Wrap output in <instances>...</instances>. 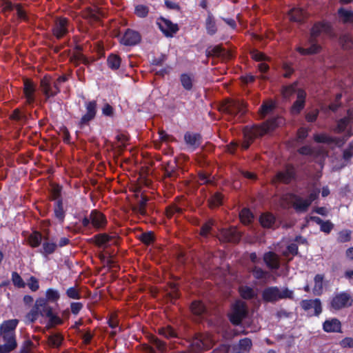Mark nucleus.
Returning <instances> with one entry per match:
<instances>
[{
  "label": "nucleus",
  "mask_w": 353,
  "mask_h": 353,
  "mask_svg": "<svg viewBox=\"0 0 353 353\" xmlns=\"http://www.w3.org/2000/svg\"><path fill=\"white\" fill-rule=\"evenodd\" d=\"M284 120L281 117H273L261 125H254L245 132V137L248 139L244 141L241 147L246 150L249 148L250 142L255 138H258L274 130L276 127L282 125Z\"/></svg>",
  "instance_id": "nucleus-1"
},
{
  "label": "nucleus",
  "mask_w": 353,
  "mask_h": 353,
  "mask_svg": "<svg viewBox=\"0 0 353 353\" xmlns=\"http://www.w3.org/2000/svg\"><path fill=\"white\" fill-rule=\"evenodd\" d=\"M60 299V294L57 290L48 288L46 292V297L37 299L34 306L29 312V316L34 320L37 315V310L41 308L52 307L49 303H57Z\"/></svg>",
  "instance_id": "nucleus-2"
},
{
  "label": "nucleus",
  "mask_w": 353,
  "mask_h": 353,
  "mask_svg": "<svg viewBox=\"0 0 353 353\" xmlns=\"http://www.w3.org/2000/svg\"><path fill=\"white\" fill-rule=\"evenodd\" d=\"M36 311L37 315L36 316V318L34 319V320H32L29 316V312L26 314L25 319L26 323H33L38 319L40 316L48 319L46 324V328L48 329H50L57 325H61L63 323V319L53 312L52 307L41 308L37 310Z\"/></svg>",
  "instance_id": "nucleus-3"
},
{
  "label": "nucleus",
  "mask_w": 353,
  "mask_h": 353,
  "mask_svg": "<svg viewBox=\"0 0 353 353\" xmlns=\"http://www.w3.org/2000/svg\"><path fill=\"white\" fill-rule=\"evenodd\" d=\"M325 26L321 23L315 24L312 30L310 37L309 39V44L310 46L307 48L302 47L297 48V50L303 55L316 54L320 51L321 46L316 42V38L320 35L321 32L325 30Z\"/></svg>",
  "instance_id": "nucleus-4"
},
{
  "label": "nucleus",
  "mask_w": 353,
  "mask_h": 353,
  "mask_svg": "<svg viewBox=\"0 0 353 353\" xmlns=\"http://www.w3.org/2000/svg\"><path fill=\"white\" fill-rule=\"evenodd\" d=\"M293 291L288 288H279L276 286L268 287L262 292L263 299L267 302H276L280 299H292Z\"/></svg>",
  "instance_id": "nucleus-5"
},
{
  "label": "nucleus",
  "mask_w": 353,
  "mask_h": 353,
  "mask_svg": "<svg viewBox=\"0 0 353 353\" xmlns=\"http://www.w3.org/2000/svg\"><path fill=\"white\" fill-rule=\"evenodd\" d=\"M215 341L209 333H197L191 341L190 347L192 352L197 353L210 349Z\"/></svg>",
  "instance_id": "nucleus-6"
},
{
  "label": "nucleus",
  "mask_w": 353,
  "mask_h": 353,
  "mask_svg": "<svg viewBox=\"0 0 353 353\" xmlns=\"http://www.w3.org/2000/svg\"><path fill=\"white\" fill-rule=\"evenodd\" d=\"M319 193L320 190L319 189L314 190L310 192L307 199H303L299 195L292 194L290 195V198L292 199L293 208L298 212H306L312 201L318 198Z\"/></svg>",
  "instance_id": "nucleus-7"
},
{
  "label": "nucleus",
  "mask_w": 353,
  "mask_h": 353,
  "mask_svg": "<svg viewBox=\"0 0 353 353\" xmlns=\"http://www.w3.org/2000/svg\"><path fill=\"white\" fill-rule=\"evenodd\" d=\"M40 88L45 97V102L50 101V99L61 92V88L57 87L56 83H54V79L48 74L40 80Z\"/></svg>",
  "instance_id": "nucleus-8"
},
{
  "label": "nucleus",
  "mask_w": 353,
  "mask_h": 353,
  "mask_svg": "<svg viewBox=\"0 0 353 353\" xmlns=\"http://www.w3.org/2000/svg\"><path fill=\"white\" fill-rule=\"evenodd\" d=\"M108 225V220L105 214L101 211L94 209L90 212V230L102 231Z\"/></svg>",
  "instance_id": "nucleus-9"
},
{
  "label": "nucleus",
  "mask_w": 353,
  "mask_h": 353,
  "mask_svg": "<svg viewBox=\"0 0 353 353\" xmlns=\"http://www.w3.org/2000/svg\"><path fill=\"white\" fill-rule=\"evenodd\" d=\"M70 21L66 17H58L54 21L52 31L57 39L65 37L69 32Z\"/></svg>",
  "instance_id": "nucleus-10"
},
{
  "label": "nucleus",
  "mask_w": 353,
  "mask_h": 353,
  "mask_svg": "<svg viewBox=\"0 0 353 353\" xmlns=\"http://www.w3.org/2000/svg\"><path fill=\"white\" fill-rule=\"evenodd\" d=\"M224 110L230 115L238 116L239 118L247 111L244 101L235 99L228 100L224 105Z\"/></svg>",
  "instance_id": "nucleus-11"
},
{
  "label": "nucleus",
  "mask_w": 353,
  "mask_h": 353,
  "mask_svg": "<svg viewBox=\"0 0 353 353\" xmlns=\"http://www.w3.org/2000/svg\"><path fill=\"white\" fill-rule=\"evenodd\" d=\"M246 314L245 305L242 302H236L230 314V320L234 325H239Z\"/></svg>",
  "instance_id": "nucleus-12"
},
{
  "label": "nucleus",
  "mask_w": 353,
  "mask_h": 353,
  "mask_svg": "<svg viewBox=\"0 0 353 353\" xmlns=\"http://www.w3.org/2000/svg\"><path fill=\"white\" fill-rule=\"evenodd\" d=\"M295 177L294 169L288 165L284 170L278 172L272 180L273 184L276 183H290Z\"/></svg>",
  "instance_id": "nucleus-13"
},
{
  "label": "nucleus",
  "mask_w": 353,
  "mask_h": 353,
  "mask_svg": "<svg viewBox=\"0 0 353 353\" xmlns=\"http://www.w3.org/2000/svg\"><path fill=\"white\" fill-rule=\"evenodd\" d=\"M208 57H219L223 60L230 59L232 57V53L222 47L221 45L209 46L205 50Z\"/></svg>",
  "instance_id": "nucleus-14"
},
{
  "label": "nucleus",
  "mask_w": 353,
  "mask_h": 353,
  "mask_svg": "<svg viewBox=\"0 0 353 353\" xmlns=\"http://www.w3.org/2000/svg\"><path fill=\"white\" fill-rule=\"evenodd\" d=\"M4 344H0V353H10L17 347L16 334H1Z\"/></svg>",
  "instance_id": "nucleus-15"
},
{
  "label": "nucleus",
  "mask_w": 353,
  "mask_h": 353,
  "mask_svg": "<svg viewBox=\"0 0 353 353\" xmlns=\"http://www.w3.org/2000/svg\"><path fill=\"white\" fill-rule=\"evenodd\" d=\"M241 233L236 228L223 229L220 232V239L226 242L238 243L241 239Z\"/></svg>",
  "instance_id": "nucleus-16"
},
{
  "label": "nucleus",
  "mask_w": 353,
  "mask_h": 353,
  "mask_svg": "<svg viewBox=\"0 0 353 353\" xmlns=\"http://www.w3.org/2000/svg\"><path fill=\"white\" fill-rule=\"evenodd\" d=\"M351 297L347 293H341L336 295L332 302V307L335 310H339L351 305L350 303Z\"/></svg>",
  "instance_id": "nucleus-17"
},
{
  "label": "nucleus",
  "mask_w": 353,
  "mask_h": 353,
  "mask_svg": "<svg viewBox=\"0 0 353 353\" xmlns=\"http://www.w3.org/2000/svg\"><path fill=\"white\" fill-rule=\"evenodd\" d=\"M35 85L32 81L26 79L23 81V93L26 99V103L29 105L32 104L35 101L34 97Z\"/></svg>",
  "instance_id": "nucleus-18"
},
{
  "label": "nucleus",
  "mask_w": 353,
  "mask_h": 353,
  "mask_svg": "<svg viewBox=\"0 0 353 353\" xmlns=\"http://www.w3.org/2000/svg\"><path fill=\"white\" fill-rule=\"evenodd\" d=\"M141 41V36L137 31L128 29L121 39V43L125 46H134Z\"/></svg>",
  "instance_id": "nucleus-19"
},
{
  "label": "nucleus",
  "mask_w": 353,
  "mask_h": 353,
  "mask_svg": "<svg viewBox=\"0 0 353 353\" xmlns=\"http://www.w3.org/2000/svg\"><path fill=\"white\" fill-rule=\"evenodd\" d=\"M19 321L17 319H9L3 321L0 325L1 334H15L16 328Z\"/></svg>",
  "instance_id": "nucleus-20"
},
{
  "label": "nucleus",
  "mask_w": 353,
  "mask_h": 353,
  "mask_svg": "<svg viewBox=\"0 0 353 353\" xmlns=\"http://www.w3.org/2000/svg\"><path fill=\"white\" fill-rule=\"evenodd\" d=\"M159 25L161 30L168 37H172L179 30L177 24L173 23L168 19H163L162 22Z\"/></svg>",
  "instance_id": "nucleus-21"
},
{
  "label": "nucleus",
  "mask_w": 353,
  "mask_h": 353,
  "mask_svg": "<svg viewBox=\"0 0 353 353\" xmlns=\"http://www.w3.org/2000/svg\"><path fill=\"white\" fill-rule=\"evenodd\" d=\"M263 261L267 267L271 270H278L280 268V259L279 256L272 252L264 254Z\"/></svg>",
  "instance_id": "nucleus-22"
},
{
  "label": "nucleus",
  "mask_w": 353,
  "mask_h": 353,
  "mask_svg": "<svg viewBox=\"0 0 353 353\" xmlns=\"http://www.w3.org/2000/svg\"><path fill=\"white\" fill-rule=\"evenodd\" d=\"M306 93L304 90L299 89L297 91V99L293 103L291 112L293 114H298L303 109L305 106V99Z\"/></svg>",
  "instance_id": "nucleus-23"
},
{
  "label": "nucleus",
  "mask_w": 353,
  "mask_h": 353,
  "mask_svg": "<svg viewBox=\"0 0 353 353\" xmlns=\"http://www.w3.org/2000/svg\"><path fill=\"white\" fill-rule=\"evenodd\" d=\"M184 141L191 149L195 150L201 143V136L197 133L188 132L184 135Z\"/></svg>",
  "instance_id": "nucleus-24"
},
{
  "label": "nucleus",
  "mask_w": 353,
  "mask_h": 353,
  "mask_svg": "<svg viewBox=\"0 0 353 353\" xmlns=\"http://www.w3.org/2000/svg\"><path fill=\"white\" fill-rule=\"evenodd\" d=\"M94 2H91L90 0V21L93 19L96 21L100 20L101 17L103 16L104 13L101 10L99 5L102 0H93Z\"/></svg>",
  "instance_id": "nucleus-25"
},
{
  "label": "nucleus",
  "mask_w": 353,
  "mask_h": 353,
  "mask_svg": "<svg viewBox=\"0 0 353 353\" xmlns=\"http://www.w3.org/2000/svg\"><path fill=\"white\" fill-rule=\"evenodd\" d=\"M112 239V236L105 233H99L90 239V243H92L99 248H105Z\"/></svg>",
  "instance_id": "nucleus-26"
},
{
  "label": "nucleus",
  "mask_w": 353,
  "mask_h": 353,
  "mask_svg": "<svg viewBox=\"0 0 353 353\" xmlns=\"http://www.w3.org/2000/svg\"><path fill=\"white\" fill-rule=\"evenodd\" d=\"M252 345V341L248 338L241 339L239 343L232 348V353H248Z\"/></svg>",
  "instance_id": "nucleus-27"
},
{
  "label": "nucleus",
  "mask_w": 353,
  "mask_h": 353,
  "mask_svg": "<svg viewBox=\"0 0 353 353\" xmlns=\"http://www.w3.org/2000/svg\"><path fill=\"white\" fill-rule=\"evenodd\" d=\"M301 305L305 310H308L311 308H314V314L316 316H318L322 311L321 304L319 299L303 300L301 301Z\"/></svg>",
  "instance_id": "nucleus-28"
},
{
  "label": "nucleus",
  "mask_w": 353,
  "mask_h": 353,
  "mask_svg": "<svg viewBox=\"0 0 353 353\" xmlns=\"http://www.w3.org/2000/svg\"><path fill=\"white\" fill-rule=\"evenodd\" d=\"M314 140L318 143H327L330 145H340L341 144L340 139L330 137L325 134H316Z\"/></svg>",
  "instance_id": "nucleus-29"
},
{
  "label": "nucleus",
  "mask_w": 353,
  "mask_h": 353,
  "mask_svg": "<svg viewBox=\"0 0 353 353\" xmlns=\"http://www.w3.org/2000/svg\"><path fill=\"white\" fill-rule=\"evenodd\" d=\"M151 343L152 346L148 347L147 348V350L150 353H156L154 349H156L159 353H164L166 351L165 343L161 341L158 338L152 336L151 339Z\"/></svg>",
  "instance_id": "nucleus-30"
},
{
  "label": "nucleus",
  "mask_w": 353,
  "mask_h": 353,
  "mask_svg": "<svg viewBox=\"0 0 353 353\" xmlns=\"http://www.w3.org/2000/svg\"><path fill=\"white\" fill-rule=\"evenodd\" d=\"M148 201V197L141 196L140 199H137V204L132 207V211L134 213L145 216L147 214L145 206Z\"/></svg>",
  "instance_id": "nucleus-31"
},
{
  "label": "nucleus",
  "mask_w": 353,
  "mask_h": 353,
  "mask_svg": "<svg viewBox=\"0 0 353 353\" xmlns=\"http://www.w3.org/2000/svg\"><path fill=\"white\" fill-rule=\"evenodd\" d=\"M79 105L83 104V107L85 110V112L83 114L79 123V128L83 129L86 125L88 124V101H86L84 97H81L78 102Z\"/></svg>",
  "instance_id": "nucleus-32"
},
{
  "label": "nucleus",
  "mask_w": 353,
  "mask_h": 353,
  "mask_svg": "<svg viewBox=\"0 0 353 353\" xmlns=\"http://www.w3.org/2000/svg\"><path fill=\"white\" fill-rule=\"evenodd\" d=\"M323 329L325 332H338L341 330V323L336 319L327 320L323 323Z\"/></svg>",
  "instance_id": "nucleus-33"
},
{
  "label": "nucleus",
  "mask_w": 353,
  "mask_h": 353,
  "mask_svg": "<svg viewBox=\"0 0 353 353\" xmlns=\"http://www.w3.org/2000/svg\"><path fill=\"white\" fill-rule=\"evenodd\" d=\"M339 19L343 23H353V11L341 8L338 10Z\"/></svg>",
  "instance_id": "nucleus-34"
},
{
  "label": "nucleus",
  "mask_w": 353,
  "mask_h": 353,
  "mask_svg": "<svg viewBox=\"0 0 353 353\" xmlns=\"http://www.w3.org/2000/svg\"><path fill=\"white\" fill-rule=\"evenodd\" d=\"M290 20L301 23L306 18V12L301 8H293L289 12Z\"/></svg>",
  "instance_id": "nucleus-35"
},
{
  "label": "nucleus",
  "mask_w": 353,
  "mask_h": 353,
  "mask_svg": "<svg viewBox=\"0 0 353 353\" xmlns=\"http://www.w3.org/2000/svg\"><path fill=\"white\" fill-rule=\"evenodd\" d=\"M63 337L61 334H52L48 336V345L54 348H58L61 345Z\"/></svg>",
  "instance_id": "nucleus-36"
},
{
  "label": "nucleus",
  "mask_w": 353,
  "mask_h": 353,
  "mask_svg": "<svg viewBox=\"0 0 353 353\" xmlns=\"http://www.w3.org/2000/svg\"><path fill=\"white\" fill-rule=\"evenodd\" d=\"M205 28L208 34L210 35H213L216 32L217 29L216 27L215 21L212 14L210 12H208V17L205 21Z\"/></svg>",
  "instance_id": "nucleus-37"
},
{
  "label": "nucleus",
  "mask_w": 353,
  "mask_h": 353,
  "mask_svg": "<svg viewBox=\"0 0 353 353\" xmlns=\"http://www.w3.org/2000/svg\"><path fill=\"white\" fill-rule=\"evenodd\" d=\"M250 272L253 276L258 280L265 281L270 276L268 272L256 265L251 269Z\"/></svg>",
  "instance_id": "nucleus-38"
},
{
  "label": "nucleus",
  "mask_w": 353,
  "mask_h": 353,
  "mask_svg": "<svg viewBox=\"0 0 353 353\" xmlns=\"http://www.w3.org/2000/svg\"><path fill=\"white\" fill-rule=\"evenodd\" d=\"M54 212L57 219L60 221H63L65 212L63 210L62 199H58V201H56L54 207Z\"/></svg>",
  "instance_id": "nucleus-39"
},
{
  "label": "nucleus",
  "mask_w": 353,
  "mask_h": 353,
  "mask_svg": "<svg viewBox=\"0 0 353 353\" xmlns=\"http://www.w3.org/2000/svg\"><path fill=\"white\" fill-rule=\"evenodd\" d=\"M159 334L168 339H172L178 337L177 333L171 326L161 327L159 330Z\"/></svg>",
  "instance_id": "nucleus-40"
},
{
  "label": "nucleus",
  "mask_w": 353,
  "mask_h": 353,
  "mask_svg": "<svg viewBox=\"0 0 353 353\" xmlns=\"http://www.w3.org/2000/svg\"><path fill=\"white\" fill-rule=\"evenodd\" d=\"M275 219L272 214L266 213L263 214L260 217V223L264 228H272L274 224Z\"/></svg>",
  "instance_id": "nucleus-41"
},
{
  "label": "nucleus",
  "mask_w": 353,
  "mask_h": 353,
  "mask_svg": "<svg viewBox=\"0 0 353 353\" xmlns=\"http://www.w3.org/2000/svg\"><path fill=\"white\" fill-rule=\"evenodd\" d=\"M57 247V245L55 243L45 241L42 245V250L40 252L46 256L54 253Z\"/></svg>",
  "instance_id": "nucleus-42"
},
{
  "label": "nucleus",
  "mask_w": 353,
  "mask_h": 353,
  "mask_svg": "<svg viewBox=\"0 0 353 353\" xmlns=\"http://www.w3.org/2000/svg\"><path fill=\"white\" fill-rule=\"evenodd\" d=\"M182 86L186 90H191L193 87V77L188 74H182L180 77Z\"/></svg>",
  "instance_id": "nucleus-43"
},
{
  "label": "nucleus",
  "mask_w": 353,
  "mask_h": 353,
  "mask_svg": "<svg viewBox=\"0 0 353 353\" xmlns=\"http://www.w3.org/2000/svg\"><path fill=\"white\" fill-rule=\"evenodd\" d=\"M191 310L192 313L196 316H201L205 312V306L204 304L199 301H194L191 305Z\"/></svg>",
  "instance_id": "nucleus-44"
},
{
  "label": "nucleus",
  "mask_w": 353,
  "mask_h": 353,
  "mask_svg": "<svg viewBox=\"0 0 353 353\" xmlns=\"http://www.w3.org/2000/svg\"><path fill=\"white\" fill-rule=\"evenodd\" d=\"M274 105L272 102H265L261 106L259 113L261 119L270 114L274 110Z\"/></svg>",
  "instance_id": "nucleus-45"
},
{
  "label": "nucleus",
  "mask_w": 353,
  "mask_h": 353,
  "mask_svg": "<svg viewBox=\"0 0 353 353\" xmlns=\"http://www.w3.org/2000/svg\"><path fill=\"white\" fill-rule=\"evenodd\" d=\"M323 276L322 274H316L315 276L313 292L314 294L316 296L321 295L323 292Z\"/></svg>",
  "instance_id": "nucleus-46"
},
{
  "label": "nucleus",
  "mask_w": 353,
  "mask_h": 353,
  "mask_svg": "<svg viewBox=\"0 0 353 353\" xmlns=\"http://www.w3.org/2000/svg\"><path fill=\"white\" fill-rule=\"evenodd\" d=\"M41 240L42 235L39 232H32L28 238L29 243L32 248L39 247L41 243Z\"/></svg>",
  "instance_id": "nucleus-47"
},
{
  "label": "nucleus",
  "mask_w": 353,
  "mask_h": 353,
  "mask_svg": "<svg viewBox=\"0 0 353 353\" xmlns=\"http://www.w3.org/2000/svg\"><path fill=\"white\" fill-rule=\"evenodd\" d=\"M239 216L242 223L244 224L250 223L254 218L252 212L247 208L243 209L241 211Z\"/></svg>",
  "instance_id": "nucleus-48"
},
{
  "label": "nucleus",
  "mask_w": 353,
  "mask_h": 353,
  "mask_svg": "<svg viewBox=\"0 0 353 353\" xmlns=\"http://www.w3.org/2000/svg\"><path fill=\"white\" fill-rule=\"evenodd\" d=\"M223 196L219 192L213 194L208 200L210 208H216L222 203Z\"/></svg>",
  "instance_id": "nucleus-49"
},
{
  "label": "nucleus",
  "mask_w": 353,
  "mask_h": 353,
  "mask_svg": "<svg viewBox=\"0 0 353 353\" xmlns=\"http://www.w3.org/2000/svg\"><path fill=\"white\" fill-rule=\"evenodd\" d=\"M11 279L13 285L18 288H23L26 286V283L17 272H12Z\"/></svg>",
  "instance_id": "nucleus-50"
},
{
  "label": "nucleus",
  "mask_w": 353,
  "mask_h": 353,
  "mask_svg": "<svg viewBox=\"0 0 353 353\" xmlns=\"http://www.w3.org/2000/svg\"><path fill=\"white\" fill-rule=\"evenodd\" d=\"M108 64L112 69H118L121 64V59L116 54H111L108 57Z\"/></svg>",
  "instance_id": "nucleus-51"
},
{
  "label": "nucleus",
  "mask_w": 353,
  "mask_h": 353,
  "mask_svg": "<svg viewBox=\"0 0 353 353\" xmlns=\"http://www.w3.org/2000/svg\"><path fill=\"white\" fill-rule=\"evenodd\" d=\"M352 232L349 230H343L338 233L337 241L339 243H346L351 240Z\"/></svg>",
  "instance_id": "nucleus-52"
},
{
  "label": "nucleus",
  "mask_w": 353,
  "mask_h": 353,
  "mask_svg": "<svg viewBox=\"0 0 353 353\" xmlns=\"http://www.w3.org/2000/svg\"><path fill=\"white\" fill-rule=\"evenodd\" d=\"M298 90L296 89V83L293 84L284 86L282 90V94L285 98H289L294 93H297Z\"/></svg>",
  "instance_id": "nucleus-53"
},
{
  "label": "nucleus",
  "mask_w": 353,
  "mask_h": 353,
  "mask_svg": "<svg viewBox=\"0 0 353 353\" xmlns=\"http://www.w3.org/2000/svg\"><path fill=\"white\" fill-rule=\"evenodd\" d=\"M61 187L59 185H54L50 190V199L55 200L61 199Z\"/></svg>",
  "instance_id": "nucleus-54"
},
{
  "label": "nucleus",
  "mask_w": 353,
  "mask_h": 353,
  "mask_svg": "<svg viewBox=\"0 0 353 353\" xmlns=\"http://www.w3.org/2000/svg\"><path fill=\"white\" fill-rule=\"evenodd\" d=\"M164 176L170 179H176L178 176V172L175 169V166L170 168V165H168V168H165L164 170Z\"/></svg>",
  "instance_id": "nucleus-55"
},
{
  "label": "nucleus",
  "mask_w": 353,
  "mask_h": 353,
  "mask_svg": "<svg viewBox=\"0 0 353 353\" xmlns=\"http://www.w3.org/2000/svg\"><path fill=\"white\" fill-rule=\"evenodd\" d=\"M66 295L68 298L72 299H79L81 294L76 287H70L66 290Z\"/></svg>",
  "instance_id": "nucleus-56"
},
{
  "label": "nucleus",
  "mask_w": 353,
  "mask_h": 353,
  "mask_svg": "<svg viewBox=\"0 0 353 353\" xmlns=\"http://www.w3.org/2000/svg\"><path fill=\"white\" fill-rule=\"evenodd\" d=\"M33 345V342L30 339H26L23 342L19 353H29Z\"/></svg>",
  "instance_id": "nucleus-57"
},
{
  "label": "nucleus",
  "mask_w": 353,
  "mask_h": 353,
  "mask_svg": "<svg viewBox=\"0 0 353 353\" xmlns=\"http://www.w3.org/2000/svg\"><path fill=\"white\" fill-rule=\"evenodd\" d=\"M148 8L143 5H139L135 7V14L139 17H145L148 15Z\"/></svg>",
  "instance_id": "nucleus-58"
},
{
  "label": "nucleus",
  "mask_w": 353,
  "mask_h": 353,
  "mask_svg": "<svg viewBox=\"0 0 353 353\" xmlns=\"http://www.w3.org/2000/svg\"><path fill=\"white\" fill-rule=\"evenodd\" d=\"M28 285L32 292L37 291L39 288L38 279L36 277L31 276L28 280Z\"/></svg>",
  "instance_id": "nucleus-59"
},
{
  "label": "nucleus",
  "mask_w": 353,
  "mask_h": 353,
  "mask_svg": "<svg viewBox=\"0 0 353 353\" xmlns=\"http://www.w3.org/2000/svg\"><path fill=\"white\" fill-rule=\"evenodd\" d=\"M1 3L3 6L2 11L4 12H11L14 10V8H15L16 4L12 3L9 0H1Z\"/></svg>",
  "instance_id": "nucleus-60"
},
{
  "label": "nucleus",
  "mask_w": 353,
  "mask_h": 353,
  "mask_svg": "<svg viewBox=\"0 0 353 353\" xmlns=\"http://www.w3.org/2000/svg\"><path fill=\"white\" fill-rule=\"evenodd\" d=\"M240 292L244 299H251L254 296V291L252 288L245 287L241 288Z\"/></svg>",
  "instance_id": "nucleus-61"
},
{
  "label": "nucleus",
  "mask_w": 353,
  "mask_h": 353,
  "mask_svg": "<svg viewBox=\"0 0 353 353\" xmlns=\"http://www.w3.org/2000/svg\"><path fill=\"white\" fill-rule=\"evenodd\" d=\"M141 240L143 243L148 245L154 241V234L152 232L143 233Z\"/></svg>",
  "instance_id": "nucleus-62"
},
{
  "label": "nucleus",
  "mask_w": 353,
  "mask_h": 353,
  "mask_svg": "<svg viewBox=\"0 0 353 353\" xmlns=\"http://www.w3.org/2000/svg\"><path fill=\"white\" fill-rule=\"evenodd\" d=\"M212 225V222L211 221H208L205 222L201 228V235L203 236H207L208 233L210 231L211 227Z\"/></svg>",
  "instance_id": "nucleus-63"
},
{
  "label": "nucleus",
  "mask_w": 353,
  "mask_h": 353,
  "mask_svg": "<svg viewBox=\"0 0 353 353\" xmlns=\"http://www.w3.org/2000/svg\"><path fill=\"white\" fill-rule=\"evenodd\" d=\"M350 123V119L349 118H343L341 119L337 124V130L341 132L345 130V129L347 128Z\"/></svg>",
  "instance_id": "nucleus-64"
}]
</instances>
